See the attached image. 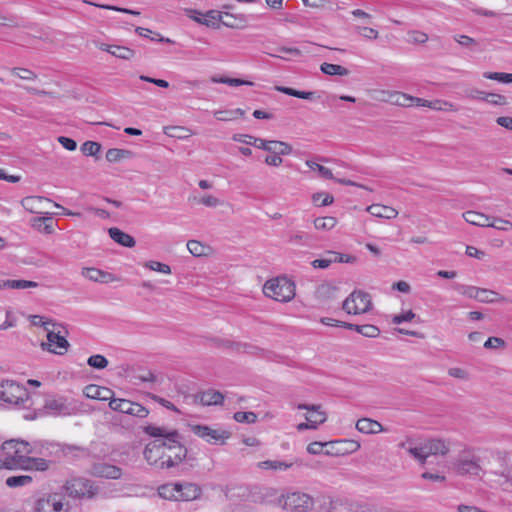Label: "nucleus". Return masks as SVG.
Instances as JSON below:
<instances>
[{"mask_svg": "<svg viewBox=\"0 0 512 512\" xmlns=\"http://www.w3.org/2000/svg\"><path fill=\"white\" fill-rule=\"evenodd\" d=\"M144 432L155 438L159 446L166 452V468H172L182 463L187 456V448L182 443V436L177 430L168 431L164 427L148 425L144 428Z\"/></svg>", "mask_w": 512, "mask_h": 512, "instance_id": "f257e3e1", "label": "nucleus"}, {"mask_svg": "<svg viewBox=\"0 0 512 512\" xmlns=\"http://www.w3.org/2000/svg\"><path fill=\"white\" fill-rule=\"evenodd\" d=\"M452 470L459 476L478 477L482 472L480 458L472 448H465L452 462Z\"/></svg>", "mask_w": 512, "mask_h": 512, "instance_id": "f03ea898", "label": "nucleus"}, {"mask_svg": "<svg viewBox=\"0 0 512 512\" xmlns=\"http://www.w3.org/2000/svg\"><path fill=\"white\" fill-rule=\"evenodd\" d=\"M295 283L287 277H277L266 281L263 292L279 302H289L295 297Z\"/></svg>", "mask_w": 512, "mask_h": 512, "instance_id": "7ed1b4c3", "label": "nucleus"}, {"mask_svg": "<svg viewBox=\"0 0 512 512\" xmlns=\"http://www.w3.org/2000/svg\"><path fill=\"white\" fill-rule=\"evenodd\" d=\"M0 400L8 405L26 407L30 401L29 391L13 380L0 382Z\"/></svg>", "mask_w": 512, "mask_h": 512, "instance_id": "20e7f679", "label": "nucleus"}, {"mask_svg": "<svg viewBox=\"0 0 512 512\" xmlns=\"http://www.w3.org/2000/svg\"><path fill=\"white\" fill-rule=\"evenodd\" d=\"M42 325L47 330V343H42L43 349L57 355H64L68 351L70 344L66 337L61 335V331L56 330V328H61L62 326L51 321L43 322Z\"/></svg>", "mask_w": 512, "mask_h": 512, "instance_id": "39448f33", "label": "nucleus"}, {"mask_svg": "<svg viewBox=\"0 0 512 512\" xmlns=\"http://www.w3.org/2000/svg\"><path fill=\"white\" fill-rule=\"evenodd\" d=\"M45 412L48 415L58 416H71L79 411V406L74 400H69L64 396H49L45 399L44 406Z\"/></svg>", "mask_w": 512, "mask_h": 512, "instance_id": "423d86ee", "label": "nucleus"}, {"mask_svg": "<svg viewBox=\"0 0 512 512\" xmlns=\"http://www.w3.org/2000/svg\"><path fill=\"white\" fill-rule=\"evenodd\" d=\"M371 296L363 291H353L343 302L342 309L347 314L360 315L371 309Z\"/></svg>", "mask_w": 512, "mask_h": 512, "instance_id": "0eeeda50", "label": "nucleus"}, {"mask_svg": "<svg viewBox=\"0 0 512 512\" xmlns=\"http://www.w3.org/2000/svg\"><path fill=\"white\" fill-rule=\"evenodd\" d=\"M313 506V498L306 493L292 492L283 497V508L291 512H309Z\"/></svg>", "mask_w": 512, "mask_h": 512, "instance_id": "6e6552de", "label": "nucleus"}, {"mask_svg": "<svg viewBox=\"0 0 512 512\" xmlns=\"http://www.w3.org/2000/svg\"><path fill=\"white\" fill-rule=\"evenodd\" d=\"M65 493L74 499L82 497H93L96 493V488L93 487L91 481L85 478H73L66 481L63 486Z\"/></svg>", "mask_w": 512, "mask_h": 512, "instance_id": "1a4fd4ad", "label": "nucleus"}, {"mask_svg": "<svg viewBox=\"0 0 512 512\" xmlns=\"http://www.w3.org/2000/svg\"><path fill=\"white\" fill-rule=\"evenodd\" d=\"M111 410L123 414L131 415L138 418H146L149 415V410L139 403L132 402L128 399L114 398L109 401Z\"/></svg>", "mask_w": 512, "mask_h": 512, "instance_id": "9d476101", "label": "nucleus"}, {"mask_svg": "<svg viewBox=\"0 0 512 512\" xmlns=\"http://www.w3.org/2000/svg\"><path fill=\"white\" fill-rule=\"evenodd\" d=\"M189 427L196 436L210 444L223 445L230 437V433L228 431L212 429L206 425L192 424L189 425Z\"/></svg>", "mask_w": 512, "mask_h": 512, "instance_id": "9b49d317", "label": "nucleus"}, {"mask_svg": "<svg viewBox=\"0 0 512 512\" xmlns=\"http://www.w3.org/2000/svg\"><path fill=\"white\" fill-rule=\"evenodd\" d=\"M143 455L149 465L160 469L166 468L167 453L155 440L146 445Z\"/></svg>", "mask_w": 512, "mask_h": 512, "instance_id": "f8f14e48", "label": "nucleus"}, {"mask_svg": "<svg viewBox=\"0 0 512 512\" xmlns=\"http://www.w3.org/2000/svg\"><path fill=\"white\" fill-rule=\"evenodd\" d=\"M1 449L13 450V457L17 466L22 465L24 460L28 457L27 455L32 453L31 444L22 440H8L1 445Z\"/></svg>", "mask_w": 512, "mask_h": 512, "instance_id": "ddd939ff", "label": "nucleus"}, {"mask_svg": "<svg viewBox=\"0 0 512 512\" xmlns=\"http://www.w3.org/2000/svg\"><path fill=\"white\" fill-rule=\"evenodd\" d=\"M63 501L60 495L57 493L48 494L45 497L39 498L35 502L34 511L35 512H62L63 511Z\"/></svg>", "mask_w": 512, "mask_h": 512, "instance_id": "4468645a", "label": "nucleus"}, {"mask_svg": "<svg viewBox=\"0 0 512 512\" xmlns=\"http://www.w3.org/2000/svg\"><path fill=\"white\" fill-rule=\"evenodd\" d=\"M91 474L95 477L116 480L122 477V469L116 465L102 462L92 466Z\"/></svg>", "mask_w": 512, "mask_h": 512, "instance_id": "2eb2a0df", "label": "nucleus"}, {"mask_svg": "<svg viewBox=\"0 0 512 512\" xmlns=\"http://www.w3.org/2000/svg\"><path fill=\"white\" fill-rule=\"evenodd\" d=\"M297 409L309 411L305 418L306 421L312 423V425H310L312 428L316 429L327 420V415L321 410L320 405L299 404Z\"/></svg>", "mask_w": 512, "mask_h": 512, "instance_id": "dca6fc26", "label": "nucleus"}, {"mask_svg": "<svg viewBox=\"0 0 512 512\" xmlns=\"http://www.w3.org/2000/svg\"><path fill=\"white\" fill-rule=\"evenodd\" d=\"M81 274L83 277L93 282L110 283L116 280L113 274L94 267L83 268Z\"/></svg>", "mask_w": 512, "mask_h": 512, "instance_id": "f3484780", "label": "nucleus"}, {"mask_svg": "<svg viewBox=\"0 0 512 512\" xmlns=\"http://www.w3.org/2000/svg\"><path fill=\"white\" fill-rule=\"evenodd\" d=\"M195 402L204 406L221 405L224 402V395L216 390H207L194 396Z\"/></svg>", "mask_w": 512, "mask_h": 512, "instance_id": "a211bd4d", "label": "nucleus"}, {"mask_svg": "<svg viewBox=\"0 0 512 512\" xmlns=\"http://www.w3.org/2000/svg\"><path fill=\"white\" fill-rule=\"evenodd\" d=\"M84 394L86 397L94 400L110 401L111 399H114L112 397L114 392L111 389L94 384L86 386Z\"/></svg>", "mask_w": 512, "mask_h": 512, "instance_id": "6ab92c4d", "label": "nucleus"}, {"mask_svg": "<svg viewBox=\"0 0 512 512\" xmlns=\"http://www.w3.org/2000/svg\"><path fill=\"white\" fill-rule=\"evenodd\" d=\"M407 444H413V439L407 438L405 441L400 442L398 447L405 449L414 459H416L421 464H425L428 459L425 444L422 443L421 445L415 447H407Z\"/></svg>", "mask_w": 512, "mask_h": 512, "instance_id": "aec40b11", "label": "nucleus"}, {"mask_svg": "<svg viewBox=\"0 0 512 512\" xmlns=\"http://www.w3.org/2000/svg\"><path fill=\"white\" fill-rule=\"evenodd\" d=\"M424 444L428 457L436 455L445 456L449 452L448 444L442 439H429Z\"/></svg>", "mask_w": 512, "mask_h": 512, "instance_id": "412c9836", "label": "nucleus"}, {"mask_svg": "<svg viewBox=\"0 0 512 512\" xmlns=\"http://www.w3.org/2000/svg\"><path fill=\"white\" fill-rule=\"evenodd\" d=\"M463 218L467 223L479 227H490L492 219L490 216L477 211H466L463 213Z\"/></svg>", "mask_w": 512, "mask_h": 512, "instance_id": "4be33fe9", "label": "nucleus"}, {"mask_svg": "<svg viewBox=\"0 0 512 512\" xmlns=\"http://www.w3.org/2000/svg\"><path fill=\"white\" fill-rule=\"evenodd\" d=\"M201 494V489L193 483L180 484L177 501H191L197 499Z\"/></svg>", "mask_w": 512, "mask_h": 512, "instance_id": "5701e85b", "label": "nucleus"}, {"mask_svg": "<svg viewBox=\"0 0 512 512\" xmlns=\"http://www.w3.org/2000/svg\"><path fill=\"white\" fill-rule=\"evenodd\" d=\"M52 462L44 458L27 457L18 468L24 470L46 471Z\"/></svg>", "mask_w": 512, "mask_h": 512, "instance_id": "b1692460", "label": "nucleus"}, {"mask_svg": "<svg viewBox=\"0 0 512 512\" xmlns=\"http://www.w3.org/2000/svg\"><path fill=\"white\" fill-rule=\"evenodd\" d=\"M356 429L365 434H377L383 431L382 425L370 418H361L356 423Z\"/></svg>", "mask_w": 512, "mask_h": 512, "instance_id": "393cba45", "label": "nucleus"}, {"mask_svg": "<svg viewBox=\"0 0 512 512\" xmlns=\"http://www.w3.org/2000/svg\"><path fill=\"white\" fill-rule=\"evenodd\" d=\"M108 233L113 241L124 247L132 248L136 244L135 239L131 235L123 232L119 228L112 227L108 230Z\"/></svg>", "mask_w": 512, "mask_h": 512, "instance_id": "a878e982", "label": "nucleus"}, {"mask_svg": "<svg viewBox=\"0 0 512 512\" xmlns=\"http://www.w3.org/2000/svg\"><path fill=\"white\" fill-rule=\"evenodd\" d=\"M367 211L378 218L394 219L398 215V211L390 206L381 204H372L367 208Z\"/></svg>", "mask_w": 512, "mask_h": 512, "instance_id": "bb28decb", "label": "nucleus"}, {"mask_svg": "<svg viewBox=\"0 0 512 512\" xmlns=\"http://www.w3.org/2000/svg\"><path fill=\"white\" fill-rule=\"evenodd\" d=\"M298 461H280V460H265L257 464V467L262 470H273V471H286L292 468Z\"/></svg>", "mask_w": 512, "mask_h": 512, "instance_id": "cd10ccee", "label": "nucleus"}, {"mask_svg": "<svg viewBox=\"0 0 512 512\" xmlns=\"http://www.w3.org/2000/svg\"><path fill=\"white\" fill-rule=\"evenodd\" d=\"M343 328L354 330L368 338H376L380 335V329L377 326L371 324L357 325L347 322L343 324Z\"/></svg>", "mask_w": 512, "mask_h": 512, "instance_id": "c85d7f7f", "label": "nucleus"}, {"mask_svg": "<svg viewBox=\"0 0 512 512\" xmlns=\"http://www.w3.org/2000/svg\"><path fill=\"white\" fill-rule=\"evenodd\" d=\"M276 90L279 92H282L286 95L300 98V99L314 100L316 98V92H314V91H300V90H296L294 88L284 87V86H277Z\"/></svg>", "mask_w": 512, "mask_h": 512, "instance_id": "c756f323", "label": "nucleus"}, {"mask_svg": "<svg viewBox=\"0 0 512 512\" xmlns=\"http://www.w3.org/2000/svg\"><path fill=\"white\" fill-rule=\"evenodd\" d=\"M32 226L45 234H52L54 232V226L51 217L34 218L32 220Z\"/></svg>", "mask_w": 512, "mask_h": 512, "instance_id": "7c9ffc66", "label": "nucleus"}, {"mask_svg": "<svg viewBox=\"0 0 512 512\" xmlns=\"http://www.w3.org/2000/svg\"><path fill=\"white\" fill-rule=\"evenodd\" d=\"M180 483L165 484L159 487V495L167 500L177 501L179 494Z\"/></svg>", "mask_w": 512, "mask_h": 512, "instance_id": "2f4dec72", "label": "nucleus"}, {"mask_svg": "<svg viewBox=\"0 0 512 512\" xmlns=\"http://www.w3.org/2000/svg\"><path fill=\"white\" fill-rule=\"evenodd\" d=\"M476 300L482 303H494L503 301L504 297L493 290L480 288Z\"/></svg>", "mask_w": 512, "mask_h": 512, "instance_id": "473e14b6", "label": "nucleus"}, {"mask_svg": "<svg viewBox=\"0 0 512 512\" xmlns=\"http://www.w3.org/2000/svg\"><path fill=\"white\" fill-rule=\"evenodd\" d=\"M320 70L322 73L334 76H347L349 74V70L341 65L338 64H331V63H322L320 66Z\"/></svg>", "mask_w": 512, "mask_h": 512, "instance_id": "72a5a7b5", "label": "nucleus"}, {"mask_svg": "<svg viewBox=\"0 0 512 512\" xmlns=\"http://www.w3.org/2000/svg\"><path fill=\"white\" fill-rule=\"evenodd\" d=\"M337 288L329 283L319 285L315 291L316 298L319 300H328L333 298Z\"/></svg>", "mask_w": 512, "mask_h": 512, "instance_id": "f704fd0d", "label": "nucleus"}, {"mask_svg": "<svg viewBox=\"0 0 512 512\" xmlns=\"http://www.w3.org/2000/svg\"><path fill=\"white\" fill-rule=\"evenodd\" d=\"M132 152L125 149L111 148L106 152V160L111 163L118 162L124 158H129Z\"/></svg>", "mask_w": 512, "mask_h": 512, "instance_id": "c9c22d12", "label": "nucleus"}, {"mask_svg": "<svg viewBox=\"0 0 512 512\" xmlns=\"http://www.w3.org/2000/svg\"><path fill=\"white\" fill-rule=\"evenodd\" d=\"M43 200L50 201V199L40 196H27L21 200V205L30 213H38L37 203L42 202Z\"/></svg>", "mask_w": 512, "mask_h": 512, "instance_id": "e433bc0d", "label": "nucleus"}, {"mask_svg": "<svg viewBox=\"0 0 512 512\" xmlns=\"http://www.w3.org/2000/svg\"><path fill=\"white\" fill-rule=\"evenodd\" d=\"M32 481L33 479L29 475H18L8 477L5 483L10 488H17L29 485Z\"/></svg>", "mask_w": 512, "mask_h": 512, "instance_id": "4c0bfd02", "label": "nucleus"}, {"mask_svg": "<svg viewBox=\"0 0 512 512\" xmlns=\"http://www.w3.org/2000/svg\"><path fill=\"white\" fill-rule=\"evenodd\" d=\"M211 81L213 83L227 84L230 86H242V85L252 86L253 85V83L250 81H246V80H242V79H238V78H229L226 76H220V77L213 76L211 78Z\"/></svg>", "mask_w": 512, "mask_h": 512, "instance_id": "58836bf2", "label": "nucleus"}, {"mask_svg": "<svg viewBox=\"0 0 512 512\" xmlns=\"http://www.w3.org/2000/svg\"><path fill=\"white\" fill-rule=\"evenodd\" d=\"M312 202L318 207L329 206L333 204L334 197L326 192H317L312 195Z\"/></svg>", "mask_w": 512, "mask_h": 512, "instance_id": "ea45409f", "label": "nucleus"}, {"mask_svg": "<svg viewBox=\"0 0 512 512\" xmlns=\"http://www.w3.org/2000/svg\"><path fill=\"white\" fill-rule=\"evenodd\" d=\"M337 224V219L332 216L318 217L314 220V227L317 230H331Z\"/></svg>", "mask_w": 512, "mask_h": 512, "instance_id": "a19ab883", "label": "nucleus"}, {"mask_svg": "<svg viewBox=\"0 0 512 512\" xmlns=\"http://www.w3.org/2000/svg\"><path fill=\"white\" fill-rule=\"evenodd\" d=\"M342 442L343 441H330V442L322 443V442L315 441V442L310 443L307 446V452L312 455H318L320 453H323L324 447H333Z\"/></svg>", "mask_w": 512, "mask_h": 512, "instance_id": "79ce46f5", "label": "nucleus"}, {"mask_svg": "<svg viewBox=\"0 0 512 512\" xmlns=\"http://www.w3.org/2000/svg\"><path fill=\"white\" fill-rule=\"evenodd\" d=\"M310 239L311 237L307 233L301 231L290 232L288 234V242L294 245H308Z\"/></svg>", "mask_w": 512, "mask_h": 512, "instance_id": "37998d69", "label": "nucleus"}, {"mask_svg": "<svg viewBox=\"0 0 512 512\" xmlns=\"http://www.w3.org/2000/svg\"><path fill=\"white\" fill-rule=\"evenodd\" d=\"M306 165L313 171H317L319 173V175L324 178V179H334V176H333V173L332 171L321 165V164H318L316 163L315 161H312V160H307L306 161Z\"/></svg>", "mask_w": 512, "mask_h": 512, "instance_id": "c03bdc74", "label": "nucleus"}, {"mask_svg": "<svg viewBox=\"0 0 512 512\" xmlns=\"http://www.w3.org/2000/svg\"><path fill=\"white\" fill-rule=\"evenodd\" d=\"M38 283L29 280H6V286L9 289H26V288H36L38 287Z\"/></svg>", "mask_w": 512, "mask_h": 512, "instance_id": "a18cd8bd", "label": "nucleus"}, {"mask_svg": "<svg viewBox=\"0 0 512 512\" xmlns=\"http://www.w3.org/2000/svg\"><path fill=\"white\" fill-rule=\"evenodd\" d=\"M80 150L85 156H97L101 151V145L98 142L86 141L81 145Z\"/></svg>", "mask_w": 512, "mask_h": 512, "instance_id": "49530a36", "label": "nucleus"}, {"mask_svg": "<svg viewBox=\"0 0 512 512\" xmlns=\"http://www.w3.org/2000/svg\"><path fill=\"white\" fill-rule=\"evenodd\" d=\"M111 54L120 59L130 60L134 57L135 52H134V50H132L128 47L114 45V48L111 51Z\"/></svg>", "mask_w": 512, "mask_h": 512, "instance_id": "de8ad7c7", "label": "nucleus"}, {"mask_svg": "<svg viewBox=\"0 0 512 512\" xmlns=\"http://www.w3.org/2000/svg\"><path fill=\"white\" fill-rule=\"evenodd\" d=\"M410 99H411V96L405 94V93H402V92H394L392 94L389 95V101L392 102L393 104H396V105H399V106H403V107H409L411 106L410 104Z\"/></svg>", "mask_w": 512, "mask_h": 512, "instance_id": "09e8293b", "label": "nucleus"}, {"mask_svg": "<svg viewBox=\"0 0 512 512\" xmlns=\"http://www.w3.org/2000/svg\"><path fill=\"white\" fill-rule=\"evenodd\" d=\"M454 289L458 293H460V294H462V295H464V296H466L468 298L476 300L480 288L475 287V286H467V285L455 284L454 285Z\"/></svg>", "mask_w": 512, "mask_h": 512, "instance_id": "8fccbe9b", "label": "nucleus"}, {"mask_svg": "<svg viewBox=\"0 0 512 512\" xmlns=\"http://www.w3.org/2000/svg\"><path fill=\"white\" fill-rule=\"evenodd\" d=\"M483 77L490 80H496L501 83H512V73L484 72Z\"/></svg>", "mask_w": 512, "mask_h": 512, "instance_id": "3c124183", "label": "nucleus"}, {"mask_svg": "<svg viewBox=\"0 0 512 512\" xmlns=\"http://www.w3.org/2000/svg\"><path fill=\"white\" fill-rule=\"evenodd\" d=\"M144 266L152 271L159 272L162 274H171V267L168 264L161 263L159 261L150 260L147 261Z\"/></svg>", "mask_w": 512, "mask_h": 512, "instance_id": "603ef678", "label": "nucleus"}, {"mask_svg": "<svg viewBox=\"0 0 512 512\" xmlns=\"http://www.w3.org/2000/svg\"><path fill=\"white\" fill-rule=\"evenodd\" d=\"M87 364L95 369H104L108 365V360L101 354H95L88 358Z\"/></svg>", "mask_w": 512, "mask_h": 512, "instance_id": "864d4df0", "label": "nucleus"}, {"mask_svg": "<svg viewBox=\"0 0 512 512\" xmlns=\"http://www.w3.org/2000/svg\"><path fill=\"white\" fill-rule=\"evenodd\" d=\"M187 249L195 257H201L205 255L206 247L197 240H189L187 242Z\"/></svg>", "mask_w": 512, "mask_h": 512, "instance_id": "5fc2aeb1", "label": "nucleus"}, {"mask_svg": "<svg viewBox=\"0 0 512 512\" xmlns=\"http://www.w3.org/2000/svg\"><path fill=\"white\" fill-rule=\"evenodd\" d=\"M431 109L436 111H458V108L453 103L439 99L431 102Z\"/></svg>", "mask_w": 512, "mask_h": 512, "instance_id": "6e6d98bb", "label": "nucleus"}, {"mask_svg": "<svg viewBox=\"0 0 512 512\" xmlns=\"http://www.w3.org/2000/svg\"><path fill=\"white\" fill-rule=\"evenodd\" d=\"M235 421L239 423H255L257 420V415L254 412H236L233 415Z\"/></svg>", "mask_w": 512, "mask_h": 512, "instance_id": "4d7b16f0", "label": "nucleus"}, {"mask_svg": "<svg viewBox=\"0 0 512 512\" xmlns=\"http://www.w3.org/2000/svg\"><path fill=\"white\" fill-rule=\"evenodd\" d=\"M11 73L23 80L37 79L36 73H34L33 71H31L27 68L15 67V68L11 69Z\"/></svg>", "mask_w": 512, "mask_h": 512, "instance_id": "13d9d810", "label": "nucleus"}, {"mask_svg": "<svg viewBox=\"0 0 512 512\" xmlns=\"http://www.w3.org/2000/svg\"><path fill=\"white\" fill-rule=\"evenodd\" d=\"M328 256L332 257V261L334 263H353L356 260L354 256H350L332 250L328 251Z\"/></svg>", "mask_w": 512, "mask_h": 512, "instance_id": "bf43d9fd", "label": "nucleus"}, {"mask_svg": "<svg viewBox=\"0 0 512 512\" xmlns=\"http://www.w3.org/2000/svg\"><path fill=\"white\" fill-rule=\"evenodd\" d=\"M193 199L197 201V203L210 208H215L221 204V201L217 197L210 194L204 195L199 199L196 197H194Z\"/></svg>", "mask_w": 512, "mask_h": 512, "instance_id": "052dcab7", "label": "nucleus"}, {"mask_svg": "<svg viewBox=\"0 0 512 512\" xmlns=\"http://www.w3.org/2000/svg\"><path fill=\"white\" fill-rule=\"evenodd\" d=\"M257 145H254V147H257L259 149H262L267 152L274 153L277 151V141L276 140H264L261 138H257Z\"/></svg>", "mask_w": 512, "mask_h": 512, "instance_id": "680f3d73", "label": "nucleus"}, {"mask_svg": "<svg viewBox=\"0 0 512 512\" xmlns=\"http://www.w3.org/2000/svg\"><path fill=\"white\" fill-rule=\"evenodd\" d=\"M229 347L239 352H245L248 354H257L260 350L258 347L248 343H231Z\"/></svg>", "mask_w": 512, "mask_h": 512, "instance_id": "e2e57ef3", "label": "nucleus"}, {"mask_svg": "<svg viewBox=\"0 0 512 512\" xmlns=\"http://www.w3.org/2000/svg\"><path fill=\"white\" fill-rule=\"evenodd\" d=\"M484 100L495 106H504L507 104L506 97L497 93H486Z\"/></svg>", "mask_w": 512, "mask_h": 512, "instance_id": "0e129e2a", "label": "nucleus"}, {"mask_svg": "<svg viewBox=\"0 0 512 512\" xmlns=\"http://www.w3.org/2000/svg\"><path fill=\"white\" fill-rule=\"evenodd\" d=\"M332 263V257L328 256V251H326L322 258L315 259L311 262V265L315 269H326L328 268Z\"/></svg>", "mask_w": 512, "mask_h": 512, "instance_id": "69168bd1", "label": "nucleus"}, {"mask_svg": "<svg viewBox=\"0 0 512 512\" xmlns=\"http://www.w3.org/2000/svg\"><path fill=\"white\" fill-rule=\"evenodd\" d=\"M454 40L461 46L469 48L471 50L474 49L475 46H477V42L475 39H473L470 36L467 35H455Z\"/></svg>", "mask_w": 512, "mask_h": 512, "instance_id": "338daca9", "label": "nucleus"}, {"mask_svg": "<svg viewBox=\"0 0 512 512\" xmlns=\"http://www.w3.org/2000/svg\"><path fill=\"white\" fill-rule=\"evenodd\" d=\"M490 227L501 231H508L512 229V222L502 218H493Z\"/></svg>", "mask_w": 512, "mask_h": 512, "instance_id": "774afa93", "label": "nucleus"}]
</instances>
